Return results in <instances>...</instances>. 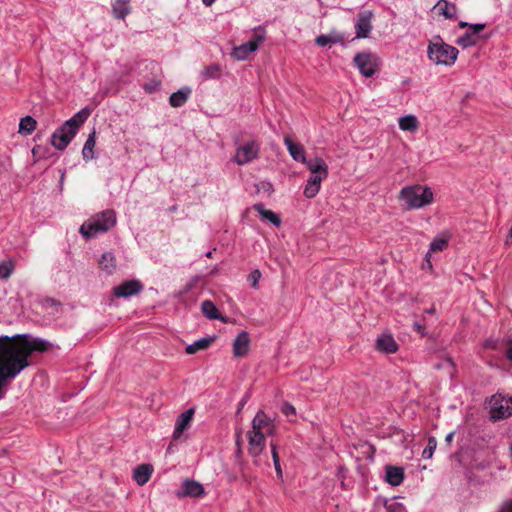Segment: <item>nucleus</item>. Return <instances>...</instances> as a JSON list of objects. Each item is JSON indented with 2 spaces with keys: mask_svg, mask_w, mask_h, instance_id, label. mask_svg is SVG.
Returning a JSON list of instances; mask_svg holds the SVG:
<instances>
[{
  "mask_svg": "<svg viewBox=\"0 0 512 512\" xmlns=\"http://www.w3.org/2000/svg\"><path fill=\"white\" fill-rule=\"evenodd\" d=\"M14 337L0 336V398L3 397L2 387L6 380L14 379L22 370L29 366V357L33 351H47L51 345L47 340L35 338L30 342L17 343Z\"/></svg>",
  "mask_w": 512,
  "mask_h": 512,
  "instance_id": "obj_1",
  "label": "nucleus"
},
{
  "mask_svg": "<svg viewBox=\"0 0 512 512\" xmlns=\"http://www.w3.org/2000/svg\"><path fill=\"white\" fill-rule=\"evenodd\" d=\"M90 113V109L85 107L61 125L51 136L52 146L58 150H64L75 137L80 126L87 120Z\"/></svg>",
  "mask_w": 512,
  "mask_h": 512,
  "instance_id": "obj_2",
  "label": "nucleus"
},
{
  "mask_svg": "<svg viewBox=\"0 0 512 512\" xmlns=\"http://www.w3.org/2000/svg\"><path fill=\"white\" fill-rule=\"evenodd\" d=\"M116 224V213L112 209L95 214L85 221L80 229V234L86 238H94L99 234L109 231Z\"/></svg>",
  "mask_w": 512,
  "mask_h": 512,
  "instance_id": "obj_3",
  "label": "nucleus"
},
{
  "mask_svg": "<svg viewBox=\"0 0 512 512\" xmlns=\"http://www.w3.org/2000/svg\"><path fill=\"white\" fill-rule=\"evenodd\" d=\"M458 54V49L445 43L439 35L428 44L427 56L436 65L451 67L455 64Z\"/></svg>",
  "mask_w": 512,
  "mask_h": 512,
  "instance_id": "obj_4",
  "label": "nucleus"
},
{
  "mask_svg": "<svg viewBox=\"0 0 512 512\" xmlns=\"http://www.w3.org/2000/svg\"><path fill=\"white\" fill-rule=\"evenodd\" d=\"M399 199L404 202L406 209H419L433 201V192L422 185L406 186L400 190Z\"/></svg>",
  "mask_w": 512,
  "mask_h": 512,
  "instance_id": "obj_5",
  "label": "nucleus"
},
{
  "mask_svg": "<svg viewBox=\"0 0 512 512\" xmlns=\"http://www.w3.org/2000/svg\"><path fill=\"white\" fill-rule=\"evenodd\" d=\"M264 39V28L261 26L255 28L253 37L246 43L235 47L232 51V56L241 61L247 59L251 53L255 52L259 48V45L264 41Z\"/></svg>",
  "mask_w": 512,
  "mask_h": 512,
  "instance_id": "obj_6",
  "label": "nucleus"
},
{
  "mask_svg": "<svg viewBox=\"0 0 512 512\" xmlns=\"http://www.w3.org/2000/svg\"><path fill=\"white\" fill-rule=\"evenodd\" d=\"M490 417L501 420L512 415V398L502 394H495L489 400Z\"/></svg>",
  "mask_w": 512,
  "mask_h": 512,
  "instance_id": "obj_7",
  "label": "nucleus"
},
{
  "mask_svg": "<svg viewBox=\"0 0 512 512\" xmlns=\"http://www.w3.org/2000/svg\"><path fill=\"white\" fill-rule=\"evenodd\" d=\"M260 152V145L256 141H249L237 147L233 161L239 165H246L257 159Z\"/></svg>",
  "mask_w": 512,
  "mask_h": 512,
  "instance_id": "obj_8",
  "label": "nucleus"
},
{
  "mask_svg": "<svg viewBox=\"0 0 512 512\" xmlns=\"http://www.w3.org/2000/svg\"><path fill=\"white\" fill-rule=\"evenodd\" d=\"M354 63L364 77H372L378 69V57L371 52H360L354 57Z\"/></svg>",
  "mask_w": 512,
  "mask_h": 512,
  "instance_id": "obj_9",
  "label": "nucleus"
},
{
  "mask_svg": "<svg viewBox=\"0 0 512 512\" xmlns=\"http://www.w3.org/2000/svg\"><path fill=\"white\" fill-rule=\"evenodd\" d=\"M250 431L259 432L263 435H273L276 432L274 420L266 415L263 410H259L252 420Z\"/></svg>",
  "mask_w": 512,
  "mask_h": 512,
  "instance_id": "obj_10",
  "label": "nucleus"
},
{
  "mask_svg": "<svg viewBox=\"0 0 512 512\" xmlns=\"http://www.w3.org/2000/svg\"><path fill=\"white\" fill-rule=\"evenodd\" d=\"M485 27V23H476L469 26L467 31L456 40V43L464 49L475 46L482 39L480 33Z\"/></svg>",
  "mask_w": 512,
  "mask_h": 512,
  "instance_id": "obj_11",
  "label": "nucleus"
},
{
  "mask_svg": "<svg viewBox=\"0 0 512 512\" xmlns=\"http://www.w3.org/2000/svg\"><path fill=\"white\" fill-rule=\"evenodd\" d=\"M143 290V285L139 280H126L113 288V295L117 298H129L139 294Z\"/></svg>",
  "mask_w": 512,
  "mask_h": 512,
  "instance_id": "obj_12",
  "label": "nucleus"
},
{
  "mask_svg": "<svg viewBox=\"0 0 512 512\" xmlns=\"http://www.w3.org/2000/svg\"><path fill=\"white\" fill-rule=\"evenodd\" d=\"M373 13L370 10L362 11L358 14L357 22L355 24L356 38H367L372 30Z\"/></svg>",
  "mask_w": 512,
  "mask_h": 512,
  "instance_id": "obj_13",
  "label": "nucleus"
},
{
  "mask_svg": "<svg viewBox=\"0 0 512 512\" xmlns=\"http://www.w3.org/2000/svg\"><path fill=\"white\" fill-rule=\"evenodd\" d=\"M247 438H248V452L249 454L256 458L258 457L264 450L266 445V435H263L259 432L255 431H248L247 432Z\"/></svg>",
  "mask_w": 512,
  "mask_h": 512,
  "instance_id": "obj_14",
  "label": "nucleus"
},
{
  "mask_svg": "<svg viewBox=\"0 0 512 512\" xmlns=\"http://www.w3.org/2000/svg\"><path fill=\"white\" fill-rule=\"evenodd\" d=\"M204 492V487L201 483L187 479L182 482L181 489L176 492V496L178 498L200 497Z\"/></svg>",
  "mask_w": 512,
  "mask_h": 512,
  "instance_id": "obj_15",
  "label": "nucleus"
},
{
  "mask_svg": "<svg viewBox=\"0 0 512 512\" xmlns=\"http://www.w3.org/2000/svg\"><path fill=\"white\" fill-rule=\"evenodd\" d=\"M250 348V337L246 331L240 332L233 342V355L235 357H244L248 354Z\"/></svg>",
  "mask_w": 512,
  "mask_h": 512,
  "instance_id": "obj_16",
  "label": "nucleus"
},
{
  "mask_svg": "<svg viewBox=\"0 0 512 512\" xmlns=\"http://www.w3.org/2000/svg\"><path fill=\"white\" fill-rule=\"evenodd\" d=\"M194 415L193 409H187L181 413L175 423V429L173 432V439L177 440L181 437L182 433L189 427Z\"/></svg>",
  "mask_w": 512,
  "mask_h": 512,
  "instance_id": "obj_17",
  "label": "nucleus"
},
{
  "mask_svg": "<svg viewBox=\"0 0 512 512\" xmlns=\"http://www.w3.org/2000/svg\"><path fill=\"white\" fill-rule=\"evenodd\" d=\"M376 349L383 353L391 354L398 350V344L392 335L385 334L377 338Z\"/></svg>",
  "mask_w": 512,
  "mask_h": 512,
  "instance_id": "obj_18",
  "label": "nucleus"
},
{
  "mask_svg": "<svg viewBox=\"0 0 512 512\" xmlns=\"http://www.w3.org/2000/svg\"><path fill=\"white\" fill-rule=\"evenodd\" d=\"M307 169L310 171L311 175H322L328 176V165L326 162L320 157H314L307 159L304 163Z\"/></svg>",
  "mask_w": 512,
  "mask_h": 512,
  "instance_id": "obj_19",
  "label": "nucleus"
},
{
  "mask_svg": "<svg viewBox=\"0 0 512 512\" xmlns=\"http://www.w3.org/2000/svg\"><path fill=\"white\" fill-rule=\"evenodd\" d=\"M284 144L295 161L302 162L303 164L306 162L307 158L302 145L294 143L289 136L284 137Z\"/></svg>",
  "mask_w": 512,
  "mask_h": 512,
  "instance_id": "obj_20",
  "label": "nucleus"
},
{
  "mask_svg": "<svg viewBox=\"0 0 512 512\" xmlns=\"http://www.w3.org/2000/svg\"><path fill=\"white\" fill-rule=\"evenodd\" d=\"M328 176H322V175H311L310 178L307 181V184L304 188V195L307 198H313L315 197L321 188V182L325 180Z\"/></svg>",
  "mask_w": 512,
  "mask_h": 512,
  "instance_id": "obj_21",
  "label": "nucleus"
},
{
  "mask_svg": "<svg viewBox=\"0 0 512 512\" xmlns=\"http://www.w3.org/2000/svg\"><path fill=\"white\" fill-rule=\"evenodd\" d=\"M153 473V467L150 464H141L134 470L133 478L140 486L145 485Z\"/></svg>",
  "mask_w": 512,
  "mask_h": 512,
  "instance_id": "obj_22",
  "label": "nucleus"
},
{
  "mask_svg": "<svg viewBox=\"0 0 512 512\" xmlns=\"http://www.w3.org/2000/svg\"><path fill=\"white\" fill-rule=\"evenodd\" d=\"M191 95V88L190 87H182L178 91L172 93L169 97V104L174 107L178 108L183 106L188 98Z\"/></svg>",
  "mask_w": 512,
  "mask_h": 512,
  "instance_id": "obj_23",
  "label": "nucleus"
},
{
  "mask_svg": "<svg viewBox=\"0 0 512 512\" xmlns=\"http://www.w3.org/2000/svg\"><path fill=\"white\" fill-rule=\"evenodd\" d=\"M130 13V0H115L112 3V14L114 18L124 20Z\"/></svg>",
  "mask_w": 512,
  "mask_h": 512,
  "instance_id": "obj_24",
  "label": "nucleus"
},
{
  "mask_svg": "<svg viewBox=\"0 0 512 512\" xmlns=\"http://www.w3.org/2000/svg\"><path fill=\"white\" fill-rule=\"evenodd\" d=\"M345 40V37L343 34L332 31L329 34H321L315 38V43L318 46L324 47L328 44H337V43H343Z\"/></svg>",
  "mask_w": 512,
  "mask_h": 512,
  "instance_id": "obj_25",
  "label": "nucleus"
},
{
  "mask_svg": "<svg viewBox=\"0 0 512 512\" xmlns=\"http://www.w3.org/2000/svg\"><path fill=\"white\" fill-rule=\"evenodd\" d=\"M216 337L215 336H209V337H203L196 341H194L192 344H189L185 348V352L187 354H195L198 351L206 350L214 341Z\"/></svg>",
  "mask_w": 512,
  "mask_h": 512,
  "instance_id": "obj_26",
  "label": "nucleus"
},
{
  "mask_svg": "<svg viewBox=\"0 0 512 512\" xmlns=\"http://www.w3.org/2000/svg\"><path fill=\"white\" fill-rule=\"evenodd\" d=\"M385 478L390 485L398 486L404 480V470L397 466H387Z\"/></svg>",
  "mask_w": 512,
  "mask_h": 512,
  "instance_id": "obj_27",
  "label": "nucleus"
},
{
  "mask_svg": "<svg viewBox=\"0 0 512 512\" xmlns=\"http://www.w3.org/2000/svg\"><path fill=\"white\" fill-rule=\"evenodd\" d=\"M253 208L255 211L258 212V214L261 216L263 220L271 222L276 227H279L281 225L280 217L272 210L266 209L262 203L254 204Z\"/></svg>",
  "mask_w": 512,
  "mask_h": 512,
  "instance_id": "obj_28",
  "label": "nucleus"
},
{
  "mask_svg": "<svg viewBox=\"0 0 512 512\" xmlns=\"http://www.w3.org/2000/svg\"><path fill=\"white\" fill-rule=\"evenodd\" d=\"M438 13L443 15L446 19H455L457 15V6L447 0H439L435 5Z\"/></svg>",
  "mask_w": 512,
  "mask_h": 512,
  "instance_id": "obj_29",
  "label": "nucleus"
},
{
  "mask_svg": "<svg viewBox=\"0 0 512 512\" xmlns=\"http://www.w3.org/2000/svg\"><path fill=\"white\" fill-rule=\"evenodd\" d=\"M96 145V131L93 130L84 143L82 149V157L85 161L92 160L94 158V147Z\"/></svg>",
  "mask_w": 512,
  "mask_h": 512,
  "instance_id": "obj_30",
  "label": "nucleus"
},
{
  "mask_svg": "<svg viewBox=\"0 0 512 512\" xmlns=\"http://www.w3.org/2000/svg\"><path fill=\"white\" fill-rule=\"evenodd\" d=\"M399 128L402 131L414 132L419 127V122L416 116L409 114L402 116L398 119Z\"/></svg>",
  "mask_w": 512,
  "mask_h": 512,
  "instance_id": "obj_31",
  "label": "nucleus"
},
{
  "mask_svg": "<svg viewBox=\"0 0 512 512\" xmlns=\"http://www.w3.org/2000/svg\"><path fill=\"white\" fill-rule=\"evenodd\" d=\"M36 125L37 122L33 117L25 116L20 120L18 132L20 134L30 135L36 129Z\"/></svg>",
  "mask_w": 512,
  "mask_h": 512,
  "instance_id": "obj_32",
  "label": "nucleus"
},
{
  "mask_svg": "<svg viewBox=\"0 0 512 512\" xmlns=\"http://www.w3.org/2000/svg\"><path fill=\"white\" fill-rule=\"evenodd\" d=\"M99 264L101 268L105 270L108 274H112L116 268V261L114 255L110 252L102 254L101 259L99 260Z\"/></svg>",
  "mask_w": 512,
  "mask_h": 512,
  "instance_id": "obj_33",
  "label": "nucleus"
},
{
  "mask_svg": "<svg viewBox=\"0 0 512 512\" xmlns=\"http://www.w3.org/2000/svg\"><path fill=\"white\" fill-rule=\"evenodd\" d=\"M202 313L211 320L219 319L218 309L215 304L209 300H205L201 304Z\"/></svg>",
  "mask_w": 512,
  "mask_h": 512,
  "instance_id": "obj_34",
  "label": "nucleus"
},
{
  "mask_svg": "<svg viewBox=\"0 0 512 512\" xmlns=\"http://www.w3.org/2000/svg\"><path fill=\"white\" fill-rule=\"evenodd\" d=\"M15 270V262L12 259L0 262V279L8 280Z\"/></svg>",
  "mask_w": 512,
  "mask_h": 512,
  "instance_id": "obj_35",
  "label": "nucleus"
},
{
  "mask_svg": "<svg viewBox=\"0 0 512 512\" xmlns=\"http://www.w3.org/2000/svg\"><path fill=\"white\" fill-rule=\"evenodd\" d=\"M201 77L203 79H216L220 77V66L217 64H211L205 66L201 71Z\"/></svg>",
  "mask_w": 512,
  "mask_h": 512,
  "instance_id": "obj_36",
  "label": "nucleus"
},
{
  "mask_svg": "<svg viewBox=\"0 0 512 512\" xmlns=\"http://www.w3.org/2000/svg\"><path fill=\"white\" fill-rule=\"evenodd\" d=\"M384 507L386 512H407L405 506L396 498L386 500Z\"/></svg>",
  "mask_w": 512,
  "mask_h": 512,
  "instance_id": "obj_37",
  "label": "nucleus"
},
{
  "mask_svg": "<svg viewBox=\"0 0 512 512\" xmlns=\"http://www.w3.org/2000/svg\"><path fill=\"white\" fill-rule=\"evenodd\" d=\"M270 448H271V454H272L275 471L277 473V476L281 478L282 477V469H281V465H280V458H279V455L277 452V444L274 441H271Z\"/></svg>",
  "mask_w": 512,
  "mask_h": 512,
  "instance_id": "obj_38",
  "label": "nucleus"
},
{
  "mask_svg": "<svg viewBox=\"0 0 512 512\" xmlns=\"http://www.w3.org/2000/svg\"><path fill=\"white\" fill-rule=\"evenodd\" d=\"M448 245V240L443 237H436L433 239V241L430 244L429 252H437L444 250Z\"/></svg>",
  "mask_w": 512,
  "mask_h": 512,
  "instance_id": "obj_39",
  "label": "nucleus"
},
{
  "mask_svg": "<svg viewBox=\"0 0 512 512\" xmlns=\"http://www.w3.org/2000/svg\"><path fill=\"white\" fill-rule=\"evenodd\" d=\"M436 446H437L436 439L434 437H430L428 439L427 446L424 448V450L422 452V457L424 459H430L433 456Z\"/></svg>",
  "mask_w": 512,
  "mask_h": 512,
  "instance_id": "obj_40",
  "label": "nucleus"
},
{
  "mask_svg": "<svg viewBox=\"0 0 512 512\" xmlns=\"http://www.w3.org/2000/svg\"><path fill=\"white\" fill-rule=\"evenodd\" d=\"M260 278H261V272L258 269H256V270H253L249 274L248 281L250 282V284L253 288L257 289Z\"/></svg>",
  "mask_w": 512,
  "mask_h": 512,
  "instance_id": "obj_41",
  "label": "nucleus"
},
{
  "mask_svg": "<svg viewBox=\"0 0 512 512\" xmlns=\"http://www.w3.org/2000/svg\"><path fill=\"white\" fill-rule=\"evenodd\" d=\"M281 412L286 416H291L296 414L295 407L288 402H284L281 406Z\"/></svg>",
  "mask_w": 512,
  "mask_h": 512,
  "instance_id": "obj_42",
  "label": "nucleus"
},
{
  "mask_svg": "<svg viewBox=\"0 0 512 512\" xmlns=\"http://www.w3.org/2000/svg\"><path fill=\"white\" fill-rule=\"evenodd\" d=\"M160 86V82L158 81H151L150 83H146L143 88L148 93L155 92Z\"/></svg>",
  "mask_w": 512,
  "mask_h": 512,
  "instance_id": "obj_43",
  "label": "nucleus"
},
{
  "mask_svg": "<svg viewBox=\"0 0 512 512\" xmlns=\"http://www.w3.org/2000/svg\"><path fill=\"white\" fill-rule=\"evenodd\" d=\"M497 512H512V500L505 501Z\"/></svg>",
  "mask_w": 512,
  "mask_h": 512,
  "instance_id": "obj_44",
  "label": "nucleus"
},
{
  "mask_svg": "<svg viewBox=\"0 0 512 512\" xmlns=\"http://www.w3.org/2000/svg\"><path fill=\"white\" fill-rule=\"evenodd\" d=\"M260 187L261 189H263L265 192H267L268 194H270L272 191H273V187H272V184L269 183V182H261L260 183Z\"/></svg>",
  "mask_w": 512,
  "mask_h": 512,
  "instance_id": "obj_45",
  "label": "nucleus"
},
{
  "mask_svg": "<svg viewBox=\"0 0 512 512\" xmlns=\"http://www.w3.org/2000/svg\"><path fill=\"white\" fill-rule=\"evenodd\" d=\"M507 357L512 362V339L510 340L507 348Z\"/></svg>",
  "mask_w": 512,
  "mask_h": 512,
  "instance_id": "obj_46",
  "label": "nucleus"
},
{
  "mask_svg": "<svg viewBox=\"0 0 512 512\" xmlns=\"http://www.w3.org/2000/svg\"><path fill=\"white\" fill-rule=\"evenodd\" d=\"M46 303L51 305V306H59L60 305V303L57 300L53 299V298L47 299Z\"/></svg>",
  "mask_w": 512,
  "mask_h": 512,
  "instance_id": "obj_47",
  "label": "nucleus"
},
{
  "mask_svg": "<svg viewBox=\"0 0 512 512\" xmlns=\"http://www.w3.org/2000/svg\"><path fill=\"white\" fill-rule=\"evenodd\" d=\"M471 25H472V24H470V23H468V22H465V21H459V23H458L459 28H462V29H463V28H467V29H468V28H469V26H471Z\"/></svg>",
  "mask_w": 512,
  "mask_h": 512,
  "instance_id": "obj_48",
  "label": "nucleus"
},
{
  "mask_svg": "<svg viewBox=\"0 0 512 512\" xmlns=\"http://www.w3.org/2000/svg\"><path fill=\"white\" fill-rule=\"evenodd\" d=\"M453 437H454V432H450L449 434H447L446 438H445V441L447 443H451L452 440H453Z\"/></svg>",
  "mask_w": 512,
  "mask_h": 512,
  "instance_id": "obj_49",
  "label": "nucleus"
},
{
  "mask_svg": "<svg viewBox=\"0 0 512 512\" xmlns=\"http://www.w3.org/2000/svg\"><path fill=\"white\" fill-rule=\"evenodd\" d=\"M202 2L205 6H211L215 0H202Z\"/></svg>",
  "mask_w": 512,
  "mask_h": 512,
  "instance_id": "obj_50",
  "label": "nucleus"
},
{
  "mask_svg": "<svg viewBox=\"0 0 512 512\" xmlns=\"http://www.w3.org/2000/svg\"><path fill=\"white\" fill-rule=\"evenodd\" d=\"M247 398H248V395H246V396L243 398V400H242V401H241V403H240L239 410H240L242 407H244V405L246 404Z\"/></svg>",
  "mask_w": 512,
  "mask_h": 512,
  "instance_id": "obj_51",
  "label": "nucleus"
},
{
  "mask_svg": "<svg viewBox=\"0 0 512 512\" xmlns=\"http://www.w3.org/2000/svg\"><path fill=\"white\" fill-rule=\"evenodd\" d=\"M40 149H41L40 146H36V147L33 148L32 153L36 154Z\"/></svg>",
  "mask_w": 512,
  "mask_h": 512,
  "instance_id": "obj_52",
  "label": "nucleus"
},
{
  "mask_svg": "<svg viewBox=\"0 0 512 512\" xmlns=\"http://www.w3.org/2000/svg\"><path fill=\"white\" fill-rule=\"evenodd\" d=\"M426 313H429V314L435 313V308L431 307V308L427 309Z\"/></svg>",
  "mask_w": 512,
  "mask_h": 512,
  "instance_id": "obj_53",
  "label": "nucleus"
},
{
  "mask_svg": "<svg viewBox=\"0 0 512 512\" xmlns=\"http://www.w3.org/2000/svg\"><path fill=\"white\" fill-rule=\"evenodd\" d=\"M446 364L451 367L453 366V362L451 361V359H447Z\"/></svg>",
  "mask_w": 512,
  "mask_h": 512,
  "instance_id": "obj_54",
  "label": "nucleus"
},
{
  "mask_svg": "<svg viewBox=\"0 0 512 512\" xmlns=\"http://www.w3.org/2000/svg\"><path fill=\"white\" fill-rule=\"evenodd\" d=\"M206 256H207L208 258H211V257H212V252H211V251H208V252L206 253Z\"/></svg>",
  "mask_w": 512,
  "mask_h": 512,
  "instance_id": "obj_55",
  "label": "nucleus"
},
{
  "mask_svg": "<svg viewBox=\"0 0 512 512\" xmlns=\"http://www.w3.org/2000/svg\"><path fill=\"white\" fill-rule=\"evenodd\" d=\"M416 327H417V329H418V330H420V329H421V326H420V325H418V324H416Z\"/></svg>",
  "mask_w": 512,
  "mask_h": 512,
  "instance_id": "obj_56",
  "label": "nucleus"
}]
</instances>
